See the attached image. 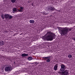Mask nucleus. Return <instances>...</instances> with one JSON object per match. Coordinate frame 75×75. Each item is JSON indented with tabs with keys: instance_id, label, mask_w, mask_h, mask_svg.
<instances>
[{
	"instance_id": "393cba45",
	"label": "nucleus",
	"mask_w": 75,
	"mask_h": 75,
	"mask_svg": "<svg viewBox=\"0 0 75 75\" xmlns=\"http://www.w3.org/2000/svg\"><path fill=\"white\" fill-rule=\"evenodd\" d=\"M74 40L75 41V38L74 39Z\"/></svg>"
},
{
	"instance_id": "9d476101",
	"label": "nucleus",
	"mask_w": 75,
	"mask_h": 75,
	"mask_svg": "<svg viewBox=\"0 0 75 75\" xmlns=\"http://www.w3.org/2000/svg\"><path fill=\"white\" fill-rule=\"evenodd\" d=\"M58 68V64H56L54 67V71H57Z\"/></svg>"
},
{
	"instance_id": "a211bd4d",
	"label": "nucleus",
	"mask_w": 75,
	"mask_h": 75,
	"mask_svg": "<svg viewBox=\"0 0 75 75\" xmlns=\"http://www.w3.org/2000/svg\"><path fill=\"white\" fill-rule=\"evenodd\" d=\"M68 58H71L72 57V55H71V54H69L68 55Z\"/></svg>"
},
{
	"instance_id": "bb28decb",
	"label": "nucleus",
	"mask_w": 75,
	"mask_h": 75,
	"mask_svg": "<svg viewBox=\"0 0 75 75\" xmlns=\"http://www.w3.org/2000/svg\"><path fill=\"white\" fill-rule=\"evenodd\" d=\"M61 73V72H60V73Z\"/></svg>"
},
{
	"instance_id": "20e7f679",
	"label": "nucleus",
	"mask_w": 75,
	"mask_h": 75,
	"mask_svg": "<svg viewBox=\"0 0 75 75\" xmlns=\"http://www.w3.org/2000/svg\"><path fill=\"white\" fill-rule=\"evenodd\" d=\"M50 58V57H42V59L44 60H46V62H50L51 61V59Z\"/></svg>"
},
{
	"instance_id": "9b49d317",
	"label": "nucleus",
	"mask_w": 75,
	"mask_h": 75,
	"mask_svg": "<svg viewBox=\"0 0 75 75\" xmlns=\"http://www.w3.org/2000/svg\"><path fill=\"white\" fill-rule=\"evenodd\" d=\"M21 56L22 57H27V56H28V54L23 53L22 54Z\"/></svg>"
},
{
	"instance_id": "2eb2a0df",
	"label": "nucleus",
	"mask_w": 75,
	"mask_h": 75,
	"mask_svg": "<svg viewBox=\"0 0 75 75\" xmlns=\"http://www.w3.org/2000/svg\"><path fill=\"white\" fill-rule=\"evenodd\" d=\"M42 14L43 15H45H45H48V13H46V12L45 11L43 12Z\"/></svg>"
},
{
	"instance_id": "f8f14e48",
	"label": "nucleus",
	"mask_w": 75,
	"mask_h": 75,
	"mask_svg": "<svg viewBox=\"0 0 75 75\" xmlns=\"http://www.w3.org/2000/svg\"><path fill=\"white\" fill-rule=\"evenodd\" d=\"M13 13H16V11L17 12H18V11H17V8H14L13 9Z\"/></svg>"
},
{
	"instance_id": "0eeeda50",
	"label": "nucleus",
	"mask_w": 75,
	"mask_h": 75,
	"mask_svg": "<svg viewBox=\"0 0 75 75\" xmlns=\"http://www.w3.org/2000/svg\"><path fill=\"white\" fill-rule=\"evenodd\" d=\"M48 10L49 11H54L55 10V8L51 6H49L48 7Z\"/></svg>"
},
{
	"instance_id": "6ab92c4d",
	"label": "nucleus",
	"mask_w": 75,
	"mask_h": 75,
	"mask_svg": "<svg viewBox=\"0 0 75 75\" xmlns=\"http://www.w3.org/2000/svg\"><path fill=\"white\" fill-rule=\"evenodd\" d=\"M16 0H11V2L13 3H15V2H16Z\"/></svg>"
},
{
	"instance_id": "1a4fd4ad",
	"label": "nucleus",
	"mask_w": 75,
	"mask_h": 75,
	"mask_svg": "<svg viewBox=\"0 0 75 75\" xmlns=\"http://www.w3.org/2000/svg\"><path fill=\"white\" fill-rule=\"evenodd\" d=\"M24 10V8L23 7H20V9H18V11L19 12H22Z\"/></svg>"
},
{
	"instance_id": "f3484780",
	"label": "nucleus",
	"mask_w": 75,
	"mask_h": 75,
	"mask_svg": "<svg viewBox=\"0 0 75 75\" xmlns=\"http://www.w3.org/2000/svg\"><path fill=\"white\" fill-rule=\"evenodd\" d=\"M1 18L2 19V20H4V18H5V17H4V14L2 15H1Z\"/></svg>"
},
{
	"instance_id": "ddd939ff",
	"label": "nucleus",
	"mask_w": 75,
	"mask_h": 75,
	"mask_svg": "<svg viewBox=\"0 0 75 75\" xmlns=\"http://www.w3.org/2000/svg\"><path fill=\"white\" fill-rule=\"evenodd\" d=\"M4 43L3 42V41L1 40L0 41V45H1V46H3V45H4Z\"/></svg>"
},
{
	"instance_id": "423d86ee",
	"label": "nucleus",
	"mask_w": 75,
	"mask_h": 75,
	"mask_svg": "<svg viewBox=\"0 0 75 75\" xmlns=\"http://www.w3.org/2000/svg\"><path fill=\"white\" fill-rule=\"evenodd\" d=\"M11 69V67L9 66L6 67L5 68V70L6 72L10 71Z\"/></svg>"
},
{
	"instance_id": "5701e85b",
	"label": "nucleus",
	"mask_w": 75,
	"mask_h": 75,
	"mask_svg": "<svg viewBox=\"0 0 75 75\" xmlns=\"http://www.w3.org/2000/svg\"><path fill=\"white\" fill-rule=\"evenodd\" d=\"M28 3H30V1H28Z\"/></svg>"
},
{
	"instance_id": "a878e982",
	"label": "nucleus",
	"mask_w": 75,
	"mask_h": 75,
	"mask_svg": "<svg viewBox=\"0 0 75 75\" xmlns=\"http://www.w3.org/2000/svg\"><path fill=\"white\" fill-rule=\"evenodd\" d=\"M21 34H22V33H21Z\"/></svg>"
},
{
	"instance_id": "6e6552de",
	"label": "nucleus",
	"mask_w": 75,
	"mask_h": 75,
	"mask_svg": "<svg viewBox=\"0 0 75 75\" xmlns=\"http://www.w3.org/2000/svg\"><path fill=\"white\" fill-rule=\"evenodd\" d=\"M62 75H69V73L67 71H64L61 72Z\"/></svg>"
},
{
	"instance_id": "dca6fc26",
	"label": "nucleus",
	"mask_w": 75,
	"mask_h": 75,
	"mask_svg": "<svg viewBox=\"0 0 75 75\" xmlns=\"http://www.w3.org/2000/svg\"><path fill=\"white\" fill-rule=\"evenodd\" d=\"M33 59V58L31 57H29L28 58V59L29 61H31Z\"/></svg>"
},
{
	"instance_id": "aec40b11",
	"label": "nucleus",
	"mask_w": 75,
	"mask_h": 75,
	"mask_svg": "<svg viewBox=\"0 0 75 75\" xmlns=\"http://www.w3.org/2000/svg\"><path fill=\"white\" fill-rule=\"evenodd\" d=\"M35 64H36V65H38V63L37 62H35Z\"/></svg>"
},
{
	"instance_id": "f03ea898",
	"label": "nucleus",
	"mask_w": 75,
	"mask_h": 75,
	"mask_svg": "<svg viewBox=\"0 0 75 75\" xmlns=\"http://www.w3.org/2000/svg\"><path fill=\"white\" fill-rule=\"evenodd\" d=\"M58 28L61 35L62 36L64 35L65 37L68 35V33L69 32V31H71L72 29V28H69L68 27H59Z\"/></svg>"
},
{
	"instance_id": "f257e3e1",
	"label": "nucleus",
	"mask_w": 75,
	"mask_h": 75,
	"mask_svg": "<svg viewBox=\"0 0 75 75\" xmlns=\"http://www.w3.org/2000/svg\"><path fill=\"white\" fill-rule=\"evenodd\" d=\"M56 35L54 33H52L51 31L47 32L44 36L42 37L43 40L45 41H52L53 39L55 38Z\"/></svg>"
},
{
	"instance_id": "39448f33",
	"label": "nucleus",
	"mask_w": 75,
	"mask_h": 75,
	"mask_svg": "<svg viewBox=\"0 0 75 75\" xmlns=\"http://www.w3.org/2000/svg\"><path fill=\"white\" fill-rule=\"evenodd\" d=\"M61 68L60 69L61 71H64L65 70V66L63 64H62L61 65Z\"/></svg>"
},
{
	"instance_id": "7ed1b4c3",
	"label": "nucleus",
	"mask_w": 75,
	"mask_h": 75,
	"mask_svg": "<svg viewBox=\"0 0 75 75\" xmlns=\"http://www.w3.org/2000/svg\"><path fill=\"white\" fill-rule=\"evenodd\" d=\"M4 16L6 19H11L13 18V16L8 14H5Z\"/></svg>"
},
{
	"instance_id": "4be33fe9",
	"label": "nucleus",
	"mask_w": 75,
	"mask_h": 75,
	"mask_svg": "<svg viewBox=\"0 0 75 75\" xmlns=\"http://www.w3.org/2000/svg\"><path fill=\"white\" fill-rule=\"evenodd\" d=\"M57 11H58V12H60V10H57Z\"/></svg>"
},
{
	"instance_id": "b1692460",
	"label": "nucleus",
	"mask_w": 75,
	"mask_h": 75,
	"mask_svg": "<svg viewBox=\"0 0 75 75\" xmlns=\"http://www.w3.org/2000/svg\"><path fill=\"white\" fill-rule=\"evenodd\" d=\"M54 10H55L56 11H57V9H55V8Z\"/></svg>"
},
{
	"instance_id": "cd10ccee",
	"label": "nucleus",
	"mask_w": 75,
	"mask_h": 75,
	"mask_svg": "<svg viewBox=\"0 0 75 75\" xmlns=\"http://www.w3.org/2000/svg\"><path fill=\"white\" fill-rule=\"evenodd\" d=\"M18 17H20V16H19Z\"/></svg>"
},
{
	"instance_id": "4468645a",
	"label": "nucleus",
	"mask_w": 75,
	"mask_h": 75,
	"mask_svg": "<svg viewBox=\"0 0 75 75\" xmlns=\"http://www.w3.org/2000/svg\"><path fill=\"white\" fill-rule=\"evenodd\" d=\"M35 22V21L34 20H30L29 21V22L30 23H32V24H34Z\"/></svg>"
},
{
	"instance_id": "c85d7f7f",
	"label": "nucleus",
	"mask_w": 75,
	"mask_h": 75,
	"mask_svg": "<svg viewBox=\"0 0 75 75\" xmlns=\"http://www.w3.org/2000/svg\"><path fill=\"white\" fill-rule=\"evenodd\" d=\"M15 34H16V33H15V34H14V35H15Z\"/></svg>"
},
{
	"instance_id": "412c9836",
	"label": "nucleus",
	"mask_w": 75,
	"mask_h": 75,
	"mask_svg": "<svg viewBox=\"0 0 75 75\" xmlns=\"http://www.w3.org/2000/svg\"><path fill=\"white\" fill-rule=\"evenodd\" d=\"M4 32L5 33H7V32H8V31H7V30H5Z\"/></svg>"
}]
</instances>
